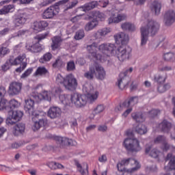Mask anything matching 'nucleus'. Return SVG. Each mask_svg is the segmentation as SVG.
Listing matches in <instances>:
<instances>
[{"instance_id": "obj_5", "label": "nucleus", "mask_w": 175, "mask_h": 175, "mask_svg": "<svg viewBox=\"0 0 175 175\" xmlns=\"http://www.w3.org/2000/svg\"><path fill=\"white\" fill-rule=\"evenodd\" d=\"M55 81L57 84H63L66 90L68 91H75L77 88V79L72 74H69L66 77H63L61 74H57Z\"/></svg>"}, {"instance_id": "obj_22", "label": "nucleus", "mask_w": 175, "mask_h": 175, "mask_svg": "<svg viewBox=\"0 0 175 175\" xmlns=\"http://www.w3.org/2000/svg\"><path fill=\"white\" fill-rule=\"evenodd\" d=\"M54 140L57 143V144H68V146H75L76 141H73L71 139H68L66 137H62L59 136H53Z\"/></svg>"}, {"instance_id": "obj_10", "label": "nucleus", "mask_w": 175, "mask_h": 175, "mask_svg": "<svg viewBox=\"0 0 175 175\" xmlns=\"http://www.w3.org/2000/svg\"><path fill=\"white\" fill-rule=\"evenodd\" d=\"M83 91L90 102H95L98 99V96H99V92L94 90V87L90 84L83 85Z\"/></svg>"}, {"instance_id": "obj_12", "label": "nucleus", "mask_w": 175, "mask_h": 175, "mask_svg": "<svg viewBox=\"0 0 175 175\" xmlns=\"http://www.w3.org/2000/svg\"><path fill=\"white\" fill-rule=\"evenodd\" d=\"M58 13H59V7L53 5L47 8L43 12L42 17L44 20H51V18H54V17H55Z\"/></svg>"}, {"instance_id": "obj_49", "label": "nucleus", "mask_w": 175, "mask_h": 175, "mask_svg": "<svg viewBox=\"0 0 175 175\" xmlns=\"http://www.w3.org/2000/svg\"><path fill=\"white\" fill-rule=\"evenodd\" d=\"M53 68H61L64 66V62L61 59V57H57L55 60V63L53 64Z\"/></svg>"}, {"instance_id": "obj_1", "label": "nucleus", "mask_w": 175, "mask_h": 175, "mask_svg": "<svg viewBox=\"0 0 175 175\" xmlns=\"http://www.w3.org/2000/svg\"><path fill=\"white\" fill-rule=\"evenodd\" d=\"M116 44L120 46L117 49L113 44H103L98 48V44L93 42L91 45H88L87 50L89 53L88 58L90 61H94L93 68H94L96 79L105 80L106 71L102 66L99 65L96 61L103 62L106 61L105 57L116 55L119 61L123 62L129 58V53L126 52L125 46L129 43V36L124 32L118 33L113 36Z\"/></svg>"}, {"instance_id": "obj_38", "label": "nucleus", "mask_w": 175, "mask_h": 175, "mask_svg": "<svg viewBox=\"0 0 175 175\" xmlns=\"http://www.w3.org/2000/svg\"><path fill=\"white\" fill-rule=\"evenodd\" d=\"M48 166L50 167V169H52L53 170H55L57 169H64V165L61 163L51 161L48 163Z\"/></svg>"}, {"instance_id": "obj_4", "label": "nucleus", "mask_w": 175, "mask_h": 175, "mask_svg": "<svg viewBox=\"0 0 175 175\" xmlns=\"http://www.w3.org/2000/svg\"><path fill=\"white\" fill-rule=\"evenodd\" d=\"M159 29V24L154 21H148L146 26L141 27V45L144 46L148 40V33L154 36Z\"/></svg>"}, {"instance_id": "obj_26", "label": "nucleus", "mask_w": 175, "mask_h": 175, "mask_svg": "<svg viewBox=\"0 0 175 175\" xmlns=\"http://www.w3.org/2000/svg\"><path fill=\"white\" fill-rule=\"evenodd\" d=\"M165 25H172L175 21V12L173 10L167 11L164 16Z\"/></svg>"}, {"instance_id": "obj_14", "label": "nucleus", "mask_w": 175, "mask_h": 175, "mask_svg": "<svg viewBox=\"0 0 175 175\" xmlns=\"http://www.w3.org/2000/svg\"><path fill=\"white\" fill-rule=\"evenodd\" d=\"M132 103V98L126 100L122 104L120 105L116 108V111H121L124 109H127L122 114L123 117H128V115L132 112V107H131Z\"/></svg>"}, {"instance_id": "obj_7", "label": "nucleus", "mask_w": 175, "mask_h": 175, "mask_svg": "<svg viewBox=\"0 0 175 175\" xmlns=\"http://www.w3.org/2000/svg\"><path fill=\"white\" fill-rule=\"evenodd\" d=\"M132 73V68L123 72H120L118 79L117 85L120 90H124L126 87H132V79L129 77Z\"/></svg>"}, {"instance_id": "obj_47", "label": "nucleus", "mask_w": 175, "mask_h": 175, "mask_svg": "<svg viewBox=\"0 0 175 175\" xmlns=\"http://www.w3.org/2000/svg\"><path fill=\"white\" fill-rule=\"evenodd\" d=\"M121 28L123 31H131L132 29V23L129 22L122 23Z\"/></svg>"}, {"instance_id": "obj_34", "label": "nucleus", "mask_w": 175, "mask_h": 175, "mask_svg": "<svg viewBox=\"0 0 175 175\" xmlns=\"http://www.w3.org/2000/svg\"><path fill=\"white\" fill-rule=\"evenodd\" d=\"M142 148L140 147V144H139V140L133 137L132 138V152H137V151H140Z\"/></svg>"}, {"instance_id": "obj_24", "label": "nucleus", "mask_w": 175, "mask_h": 175, "mask_svg": "<svg viewBox=\"0 0 175 175\" xmlns=\"http://www.w3.org/2000/svg\"><path fill=\"white\" fill-rule=\"evenodd\" d=\"M13 23L14 27H23L27 23V16L25 14H21L14 18Z\"/></svg>"}, {"instance_id": "obj_17", "label": "nucleus", "mask_w": 175, "mask_h": 175, "mask_svg": "<svg viewBox=\"0 0 175 175\" xmlns=\"http://www.w3.org/2000/svg\"><path fill=\"white\" fill-rule=\"evenodd\" d=\"M154 143L156 144H158L159 143H162L163 147L162 150L163 151H167L168 150H172V151H175V147L173 146L169 145L166 142V137L163 135H159L155 139Z\"/></svg>"}, {"instance_id": "obj_61", "label": "nucleus", "mask_w": 175, "mask_h": 175, "mask_svg": "<svg viewBox=\"0 0 175 175\" xmlns=\"http://www.w3.org/2000/svg\"><path fill=\"white\" fill-rule=\"evenodd\" d=\"M22 47H23V43L21 42L20 44L14 46V51L15 52L20 51Z\"/></svg>"}, {"instance_id": "obj_64", "label": "nucleus", "mask_w": 175, "mask_h": 175, "mask_svg": "<svg viewBox=\"0 0 175 175\" xmlns=\"http://www.w3.org/2000/svg\"><path fill=\"white\" fill-rule=\"evenodd\" d=\"M77 3H78L77 0H75L74 1L70 3L69 6L68 7V9H72V8H75V6L77 5Z\"/></svg>"}, {"instance_id": "obj_15", "label": "nucleus", "mask_w": 175, "mask_h": 175, "mask_svg": "<svg viewBox=\"0 0 175 175\" xmlns=\"http://www.w3.org/2000/svg\"><path fill=\"white\" fill-rule=\"evenodd\" d=\"M23 116H24V112L22 111H13L12 112L11 117L10 116V118H7L6 124H8V125H13V124H16V122H18V121H21Z\"/></svg>"}, {"instance_id": "obj_27", "label": "nucleus", "mask_w": 175, "mask_h": 175, "mask_svg": "<svg viewBox=\"0 0 175 175\" xmlns=\"http://www.w3.org/2000/svg\"><path fill=\"white\" fill-rule=\"evenodd\" d=\"M159 128L162 131V132L167 133L172 128V123L167 122L166 120H164L159 124Z\"/></svg>"}, {"instance_id": "obj_29", "label": "nucleus", "mask_w": 175, "mask_h": 175, "mask_svg": "<svg viewBox=\"0 0 175 175\" xmlns=\"http://www.w3.org/2000/svg\"><path fill=\"white\" fill-rule=\"evenodd\" d=\"M61 42H62V39L59 36H55L52 38V50H57L59 49L61 46Z\"/></svg>"}, {"instance_id": "obj_48", "label": "nucleus", "mask_w": 175, "mask_h": 175, "mask_svg": "<svg viewBox=\"0 0 175 175\" xmlns=\"http://www.w3.org/2000/svg\"><path fill=\"white\" fill-rule=\"evenodd\" d=\"M5 95H6V88L5 87L1 86L0 87V103H1L2 100H6L4 99Z\"/></svg>"}, {"instance_id": "obj_62", "label": "nucleus", "mask_w": 175, "mask_h": 175, "mask_svg": "<svg viewBox=\"0 0 175 175\" xmlns=\"http://www.w3.org/2000/svg\"><path fill=\"white\" fill-rule=\"evenodd\" d=\"M98 129L100 132H106L107 131V126L100 125L98 126Z\"/></svg>"}, {"instance_id": "obj_44", "label": "nucleus", "mask_w": 175, "mask_h": 175, "mask_svg": "<svg viewBox=\"0 0 175 175\" xmlns=\"http://www.w3.org/2000/svg\"><path fill=\"white\" fill-rule=\"evenodd\" d=\"M33 72V68H27L21 76V79H27Z\"/></svg>"}, {"instance_id": "obj_46", "label": "nucleus", "mask_w": 175, "mask_h": 175, "mask_svg": "<svg viewBox=\"0 0 175 175\" xmlns=\"http://www.w3.org/2000/svg\"><path fill=\"white\" fill-rule=\"evenodd\" d=\"M161 154H162V153L161 152H159V150H158V149L154 148L150 152L149 155L152 158H158V157H159V155H161Z\"/></svg>"}, {"instance_id": "obj_63", "label": "nucleus", "mask_w": 175, "mask_h": 175, "mask_svg": "<svg viewBox=\"0 0 175 175\" xmlns=\"http://www.w3.org/2000/svg\"><path fill=\"white\" fill-rule=\"evenodd\" d=\"M124 135H125V136H127L129 137H132V129H129L126 130Z\"/></svg>"}, {"instance_id": "obj_30", "label": "nucleus", "mask_w": 175, "mask_h": 175, "mask_svg": "<svg viewBox=\"0 0 175 175\" xmlns=\"http://www.w3.org/2000/svg\"><path fill=\"white\" fill-rule=\"evenodd\" d=\"M161 3H159L158 1H153L150 5V9L152 12H154L156 16L161 13Z\"/></svg>"}, {"instance_id": "obj_54", "label": "nucleus", "mask_w": 175, "mask_h": 175, "mask_svg": "<svg viewBox=\"0 0 175 175\" xmlns=\"http://www.w3.org/2000/svg\"><path fill=\"white\" fill-rule=\"evenodd\" d=\"M160 111L158 109H152L150 111H149L148 114L150 117H155V116H158L159 114Z\"/></svg>"}, {"instance_id": "obj_9", "label": "nucleus", "mask_w": 175, "mask_h": 175, "mask_svg": "<svg viewBox=\"0 0 175 175\" xmlns=\"http://www.w3.org/2000/svg\"><path fill=\"white\" fill-rule=\"evenodd\" d=\"M26 57L27 56H25V54L20 55L15 59H14L13 57L10 58L9 62L10 65L14 66L20 65V64H22V66H20L16 69V72H17L18 73H21V72H23V70H24L25 68H27V62H23Z\"/></svg>"}, {"instance_id": "obj_53", "label": "nucleus", "mask_w": 175, "mask_h": 175, "mask_svg": "<svg viewBox=\"0 0 175 175\" xmlns=\"http://www.w3.org/2000/svg\"><path fill=\"white\" fill-rule=\"evenodd\" d=\"M32 1H33V0H12L14 3H16V2H18V3H22L23 5L31 3V2H32Z\"/></svg>"}, {"instance_id": "obj_55", "label": "nucleus", "mask_w": 175, "mask_h": 175, "mask_svg": "<svg viewBox=\"0 0 175 175\" xmlns=\"http://www.w3.org/2000/svg\"><path fill=\"white\" fill-rule=\"evenodd\" d=\"M98 161L101 163H106V162L107 161V157L106 156V154H103L98 158Z\"/></svg>"}, {"instance_id": "obj_28", "label": "nucleus", "mask_w": 175, "mask_h": 175, "mask_svg": "<svg viewBox=\"0 0 175 175\" xmlns=\"http://www.w3.org/2000/svg\"><path fill=\"white\" fill-rule=\"evenodd\" d=\"M98 24L99 23L98 22V20L93 19L92 21L88 22L85 25V31H86V32L92 31V29H94V28H96V27H98Z\"/></svg>"}, {"instance_id": "obj_50", "label": "nucleus", "mask_w": 175, "mask_h": 175, "mask_svg": "<svg viewBox=\"0 0 175 175\" xmlns=\"http://www.w3.org/2000/svg\"><path fill=\"white\" fill-rule=\"evenodd\" d=\"M10 53V50L8 48L4 46H0V57H3L6 55V54H9Z\"/></svg>"}, {"instance_id": "obj_35", "label": "nucleus", "mask_w": 175, "mask_h": 175, "mask_svg": "<svg viewBox=\"0 0 175 175\" xmlns=\"http://www.w3.org/2000/svg\"><path fill=\"white\" fill-rule=\"evenodd\" d=\"M27 33H29L28 29L19 30L17 33L12 34L10 39H13V38H23V36H25Z\"/></svg>"}, {"instance_id": "obj_21", "label": "nucleus", "mask_w": 175, "mask_h": 175, "mask_svg": "<svg viewBox=\"0 0 175 175\" xmlns=\"http://www.w3.org/2000/svg\"><path fill=\"white\" fill-rule=\"evenodd\" d=\"M25 47L26 50L30 51V53H40L43 50L42 45L39 42L35 44L33 42H27Z\"/></svg>"}, {"instance_id": "obj_43", "label": "nucleus", "mask_w": 175, "mask_h": 175, "mask_svg": "<svg viewBox=\"0 0 175 175\" xmlns=\"http://www.w3.org/2000/svg\"><path fill=\"white\" fill-rule=\"evenodd\" d=\"M111 32V29L109 27H105L98 30L97 33L100 35V36H106L107 33H110Z\"/></svg>"}, {"instance_id": "obj_57", "label": "nucleus", "mask_w": 175, "mask_h": 175, "mask_svg": "<svg viewBox=\"0 0 175 175\" xmlns=\"http://www.w3.org/2000/svg\"><path fill=\"white\" fill-rule=\"evenodd\" d=\"M83 18V15H77L71 19L72 23H77Z\"/></svg>"}, {"instance_id": "obj_32", "label": "nucleus", "mask_w": 175, "mask_h": 175, "mask_svg": "<svg viewBox=\"0 0 175 175\" xmlns=\"http://www.w3.org/2000/svg\"><path fill=\"white\" fill-rule=\"evenodd\" d=\"M14 9V5H4L1 9H0V15L13 13Z\"/></svg>"}, {"instance_id": "obj_39", "label": "nucleus", "mask_w": 175, "mask_h": 175, "mask_svg": "<svg viewBox=\"0 0 175 175\" xmlns=\"http://www.w3.org/2000/svg\"><path fill=\"white\" fill-rule=\"evenodd\" d=\"M93 17H96L100 21H105L106 20V15L99 11H94L92 12Z\"/></svg>"}, {"instance_id": "obj_56", "label": "nucleus", "mask_w": 175, "mask_h": 175, "mask_svg": "<svg viewBox=\"0 0 175 175\" xmlns=\"http://www.w3.org/2000/svg\"><path fill=\"white\" fill-rule=\"evenodd\" d=\"M9 31H10V29L8 27L0 31V38L2 36H5V35H8V33H9Z\"/></svg>"}, {"instance_id": "obj_19", "label": "nucleus", "mask_w": 175, "mask_h": 175, "mask_svg": "<svg viewBox=\"0 0 175 175\" xmlns=\"http://www.w3.org/2000/svg\"><path fill=\"white\" fill-rule=\"evenodd\" d=\"M47 27H49V23L46 21H42L40 22L36 21L31 25V29L36 33L42 32V31H44Z\"/></svg>"}, {"instance_id": "obj_41", "label": "nucleus", "mask_w": 175, "mask_h": 175, "mask_svg": "<svg viewBox=\"0 0 175 175\" xmlns=\"http://www.w3.org/2000/svg\"><path fill=\"white\" fill-rule=\"evenodd\" d=\"M105 109H106L105 105L102 104L98 105L94 108L93 113L94 114H100V113H103V111H105Z\"/></svg>"}, {"instance_id": "obj_58", "label": "nucleus", "mask_w": 175, "mask_h": 175, "mask_svg": "<svg viewBox=\"0 0 175 175\" xmlns=\"http://www.w3.org/2000/svg\"><path fill=\"white\" fill-rule=\"evenodd\" d=\"M1 69L4 72H6V70H9V69H10V64H9V62H6L4 65H3L1 66Z\"/></svg>"}, {"instance_id": "obj_36", "label": "nucleus", "mask_w": 175, "mask_h": 175, "mask_svg": "<svg viewBox=\"0 0 175 175\" xmlns=\"http://www.w3.org/2000/svg\"><path fill=\"white\" fill-rule=\"evenodd\" d=\"M85 77L88 79L89 80H92L94 79V76H95V67H94V64H92L90 67V71L84 74Z\"/></svg>"}, {"instance_id": "obj_37", "label": "nucleus", "mask_w": 175, "mask_h": 175, "mask_svg": "<svg viewBox=\"0 0 175 175\" xmlns=\"http://www.w3.org/2000/svg\"><path fill=\"white\" fill-rule=\"evenodd\" d=\"M124 147L127 151H132V137H127L123 142Z\"/></svg>"}, {"instance_id": "obj_33", "label": "nucleus", "mask_w": 175, "mask_h": 175, "mask_svg": "<svg viewBox=\"0 0 175 175\" xmlns=\"http://www.w3.org/2000/svg\"><path fill=\"white\" fill-rule=\"evenodd\" d=\"M47 73H49V70L44 66H40L33 73V76L36 77H38V76H46Z\"/></svg>"}, {"instance_id": "obj_23", "label": "nucleus", "mask_w": 175, "mask_h": 175, "mask_svg": "<svg viewBox=\"0 0 175 175\" xmlns=\"http://www.w3.org/2000/svg\"><path fill=\"white\" fill-rule=\"evenodd\" d=\"M131 162V158L125 159L122 160L120 163L117 164L118 170L119 172H125L129 174V175H132V170H126L122 166H127V165H129V163Z\"/></svg>"}, {"instance_id": "obj_18", "label": "nucleus", "mask_w": 175, "mask_h": 175, "mask_svg": "<svg viewBox=\"0 0 175 175\" xmlns=\"http://www.w3.org/2000/svg\"><path fill=\"white\" fill-rule=\"evenodd\" d=\"M62 113V111L61 110V108L52 106L50 107L47 111V116L49 117V118H51V120H55V118L61 117Z\"/></svg>"}, {"instance_id": "obj_45", "label": "nucleus", "mask_w": 175, "mask_h": 175, "mask_svg": "<svg viewBox=\"0 0 175 175\" xmlns=\"http://www.w3.org/2000/svg\"><path fill=\"white\" fill-rule=\"evenodd\" d=\"M85 36V34L84 33V30H79L76 32L75 35V39L76 40H81V39H83Z\"/></svg>"}, {"instance_id": "obj_40", "label": "nucleus", "mask_w": 175, "mask_h": 175, "mask_svg": "<svg viewBox=\"0 0 175 175\" xmlns=\"http://www.w3.org/2000/svg\"><path fill=\"white\" fill-rule=\"evenodd\" d=\"M53 58V55L51 53H45L40 59V64H44V62H49Z\"/></svg>"}, {"instance_id": "obj_16", "label": "nucleus", "mask_w": 175, "mask_h": 175, "mask_svg": "<svg viewBox=\"0 0 175 175\" xmlns=\"http://www.w3.org/2000/svg\"><path fill=\"white\" fill-rule=\"evenodd\" d=\"M22 88L23 83L16 81L12 82L8 88V94L10 96H16V95H19Z\"/></svg>"}, {"instance_id": "obj_60", "label": "nucleus", "mask_w": 175, "mask_h": 175, "mask_svg": "<svg viewBox=\"0 0 175 175\" xmlns=\"http://www.w3.org/2000/svg\"><path fill=\"white\" fill-rule=\"evenodd\" d=\"M57 0H46L41 3V6H48L50 3H53V2H55Z\"/></svg>"}, {"instance_id": "obj_11", "label": "nucleus", "mask_w": 175, "mask_h": 175, "mask_svg": "<svg viewBox=\"0 0 175 175\" xmlns=\"http://www.w3.org/2000/svg\"><path fill=\"white\" fill-rule=\"evenodd\" d=\"M100 6V8H107L109 5V0H100L98 1H92L85 4L83 6L79 8L83 12H88V10H92V9H95L96 6Z\"/></svg>"}, {"instance_id": "obj_8", "label": "nucleus", "mask_w": 175, "mask_h": 175, "mask_svg": "<svg viewBox=\"0 0 175 175\" xmlns=\"http://www.w3.org/2000/svg\"><path fill=\"white\" fill-rule=\"evenodd\" d=\"M20 106H21V103L16 99H12L9 102L7 100H3L0 103V110L10 113L12 109H18Z\"/></svg>"}, {"instance_id": "obj_3", "label": "nucleus", "mask_w": 175, "mask_h": 175, "mask_svg": "<svg viewBox=\"0 0 175 175\" xmlns=\"http://www.w3.org/2000/svg\"><path fill=\"white\" fill-rule=\"evenodd\" d=\"M25 110L26 113H28L30 116H33L32 121L33 124L32 125L33 131H36L40 129L42 126H45L47 122L44 119H40L36 120V118L39 117V114L36 113L33 109L35 108V101L32 98H27L25 100Z\"/></svg>"}, {"instance_id": "obj_13", "label": "nucleus", "mask_w": 175, "mask_h": 175, "mask_svg": "<svg viewBox=\"0 0 175 175\" xmlns=\"http://www.w3.org/2000/svg\"><path fill=\"white\" fill-rule=\"evenodd\" d=\"M165 80L166 76H162L161 75H157L154 76V81L159 84L157 90L160 93L165 92L167 90L170 88V84L163 85V83H165Z\"/></svg>"}, {"instance_id": "obj_59", "label": "nucleus", "mask_w": 175, "mask_h": 175, "mask_svg": "<svg viewBox=\"0 0 175 175\" xmlns=\"http://www.w3.org/2000/svg\"><path fill=\"white\" fill-rule=\"evenodd\" d=\"M68 1H69V0L59 1V2L55 3V6H57V8H59V5H65V3H68Z\"/></svg>"}, {"instance_id": "obj_51", "label": "nucleus", "mask_w": 175, "mask_h": 175, "mask_svg": "<svg viewBox=\"0 0 175 175\" xmlns=\"http://www.w3.org/2000/svg\"><path fill=\"white\" fill-rule=\"evenodd\" d=\"M75 69H76L75 62L72 61L67 63V70L71 72L72 70H75Z\"/></svg>"}, {"instance_id": "obj_42", "label": "nucleus", "mask_w": 175, "mask_h": 175, "mask_svg": "<svg viewBox=\"0 0 175 175\" xmlns=\"http://www.w3.org/2000/svg\"><path fill=\"white\" fill-rule=\"evenodd\" d=\"M163 58L165 61H175V53L170 52L165 53Z\"/></svg>"}, {"instance_id": "obj_20", "label": "nucleus", "mask_w": 175, "mask_h": 175, "mask_svg": "<svg viewBox=\"0 0 175 175\" xmlns=\"http://www.w3.org/2000/svg\"><path fill=\"white\" fill-rule=\"evenodd\" d=\"M126 14H118L116 16V14H112L108 18V24H118V23L126 20Z\"/></svg>"}, {"instance_id": "obj_6", "label": "nucleus", "mask_w": 175, "mask_h": 175, "mask_svg": "<svg viewBox=\"0 0 175 175\" xmlns=\"http://www.w3.org/2000/svg\"><path fill=\"white\" fill-rule=\"evenodd\" d=\"M133 118L136 122V124L133 126V132H137L139 135L147 133V127L142 123L146 120V113L138 112L135 114Z\"/></svg>"}, {"instance_id": "obj_52", "label": "nucleus", "mask_w": 175, "mask_h": 175, "mask_svg": "<svg viewBox=\"0 0 175 175\" xmlns=\"http://www.w3.org/2000/svg\"><path fill=\"white\" fill-rule=\"evenodd\" d=\"M134 163L133 164L132 172H136L138 169H140V163L139 161L135 159H133Z\"/></svg>"}, {"instance_id": "obj_25", "label": "nucleus", "mask_w": 175, "mask_h": 175, "mask_svg": "<svg viewBox=\"0 0 175 175\" xmlns=\"http://www.w3.org/2000/svg\"><path fill=\"white\" fill-rule=\"evenodd\" d=\"M25 132V124L24 123H18L13 127L12 133L14 136H20Z\"/></svg>"}, {"instance_id": "obj_31", "label": "nucleus", "mask_w": 175, "mask_h": 175, "mask_svg": "<svg viewBox=\"0 0 175 175\" xmlns=\"http://www.w3.org/2000/svg\"><path fill=\"white\" fill-rule=\"evenodd\" d=\"M77 167L78 172H79L81 175H88V164L83 163V165H81L80 163H77Z\"/></svg>"}, {"instance_id": "obj_2", "label": "nucleus", "mask_w": 175, "mask_h": 175, "mask_svg": "<svg viewBox=\"0 0 175 175\" xmlns=\"http://www.w3.org/2000/svg\"><path fill=\"white\" fill-rule=\"evenodd\" d=\"M33 96L37 102H41V100L51 102L52 96H59L61 103L64 106H70L72 103L76 107H83L87 105V98H85V96L77 93H75L71 96L68 94H62V89L59 87H54L49 92L44 90L42 93H37Z\"/></svg>"}]
</instances>
